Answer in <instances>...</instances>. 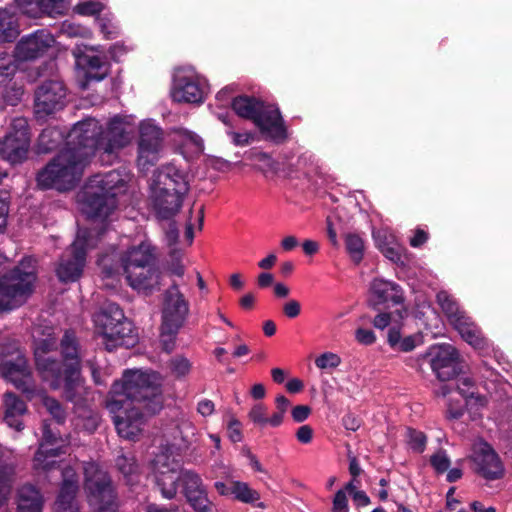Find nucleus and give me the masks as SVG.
I'll list each match as a JSON object with an SVG mask.
<instances>
[{
	"label": "nucleus",
	"mask_w": 512,
	"mask_h": 512,
	"mask_svg": "<svg viewBox=\"0 0 512 512\" xmlns=\"http://www.w3.org/2000/svg\"><path fill=\"white\" fill-rule=\"evenodd\" d=\"M98 27L100 32H112L113 29H117L118 27L115 25L113 19L108 15L98 16L97 17Z\"/></svg>",
	"instance_id": "obj_61"
},
{
	"label": "nucleus",
	"mask_w": 512,
	"mask_h": 512,
	"mask_svg": "<svg viewBox=\"0 0 512 512\" xmlns=\"http://www.w3.org/2000/svg\"><path fill=\"white\" fill-rule=\"evenodd\" d=\"M30 147L28 122L23 117L14 118L6 136L0 141V156L11 163L22 162Z\"/></svg>",
	"instance_id": "obj_16"
},
{
	"label": "nucleus",
	"mask_w": 512,
	"mask_h": 512,
	"mask_svg": "<svg viewBox=\"0 0 512 512\" xmlns=\"http://www.w3.org/2000/svg\"><path fill=\"white\" fill-rule=\"evenodd\" d=\"M332 512H349L348 498L344 490H338L333 499Z\"/></svg>",
	"instance_id": "obj_52"
},
{
	"label": "nucleus",
	"mask_w": 512,
	"mask_h": 512,
	"mask_svg": "<svg viewBox=\"0 0 512 512\" xmlns=\"http://www.w3.org/2000/svg\"><path fill=\"white\" fill-rule=\"evenodd\" d=\"M40 400L43 404V406L47 409V411L50 413V415L58 422L62 423L65 419V412L60 403L53 399L48 397L45 394L39 393Z\"/></svg>",
	"instance_id": "obj_43"
},
{
	"label": "nucleus",
	"mask_w": 512,
	"mask_h": 512,
	"mask_svg": "<svg viewBox=\"0 0 512 512\" xmlns=\"http://www.w3.org/2000/svg\"><path fill=\"white\" fill-rule=\"evenodd\" d=\"M228 436L232 442H240L242 440L241 424L235 418H231L229 421Z\"/></svg>",
	"instance_id": "obj_56"
},
{
	"label": "nucleus",
	"mask_w": 512,
	"mask_h": 512,
	"mask_svg": "<svg viewBox=\"0 0 512 512\" xmlns=\"http://www.w3.org/2000/svg\"><path fill=\"white\" fill-rule=\"evenodd\" d=\"M232 107L238 116L252 120L265 139L275 142L286 139V128L278 108L248 96L235 98Z\"/></svg>",
	"instance_id": "obj_8"
},
{
	"label": "nucleus",
	"mask_w": 512,
	"mask_h": 512,
	"mask_svg": "<svg viewBox=\"0 0 512 512\" xmlns=\"http://www.w3.org/2000/svg\"><path fill=\"white\" fill-rule=\"evenodd\" d=\"M230 498L246 504H253L260 499V494L248 483L231 480Z\"/></svg>",
	"instance_id": "obj_36"
},
{
	"label": "nucleus",
	"mask_w": 512,
	"mask_h": 512,
	"mask_svg": "<svg viewBox=\"0 0 512 512\" xmlns=\"http://www.w3.org/2000/svg\"><path fill=\"white\" fill-rule=\"evenodd\" d=\"M62 477L63 483L55 502L54 512H78V505L75 501L78 490L75 470L71 467L62 468Z\"/></svg>",
	"instance_id": "obj_24"
},
{
	"label": "nucleus",
	"mask_w": 512,
	"mask_h": 512,
	"mask_svg": "<svg viewBox=\"0 0 512 512\" xmlns=\"http://www.w3.org/2000/svg\"><path fill=\"white\" fill-rule=\"evenodd\" d=\"M136 164L142 172L148 171L160 159L164 148L162 129L153 120H143L138 127Z\"/></svg>",
	"instance_id": "obj_12"
},
{
	"label": "nucleus",
	"mask_w": 512,
	"mask_h": 512,
	"mask_svg": "<svg viewBox=\"0 0 512 512\" xmlns=\"http://www.w3.org/2000/svg\"><path fill=\"white\" fill-rule=\"evenodd\" d=\"M387 343L395 351L410 352L423 343V336L421 333L402 336L400 328L393 326L388 331Z\"/></svg>",
	"instance_id": "obj_31"
},
{
	"label": "nucleus",
	"mask_w": 512,
	"mask_h": 512,
	"mask_svg": "<svg viewBox=\"0 0 512 512\" xmlns=\"http://www.w3.org/2000/svg\"><path fill=\"white\" fill-rule=\"evenodd\" d=\"M28 17L18 7L0 9V32H21L27 28Z\"/></svg>",
	"instance_id": "obj_30"
},
{
	"label": "nucleus",
	"mask_w": 512,
	"mask_h": 512,
	"mask_svg": "<svg viewBox=\"0 0 512 512\" xmlns=\"http://www.w3.org/2000/svg\"><path fill=\"white\" fill-rule=\"evenodd\" d=\"M372 323L376 329L384 330L391 323V314L386 312L379 313L375 316Z\"/></svg>",
	"instance_id": "obj_62"
},
{
	"label": "nucleus",
	"mask_w": 512,
	"mask_h": 512,
	"mask_svg": "<svg viewBox=\"0 0 512 512\" xmlns=\"http://www.w3.org/2000/svg\"><path fill=\"white\" fill-rule=\"evenodd\" d=\"M302 248H303V251L306 255L308 256H312L314 254H316L319 249H320V245L317 241L315 240H311V239H306L303 243H302Z\"/></svg>",
	"instance_id": "obj_63"
},
{
	"label": "nucleus",
	"mask_w": 512,
	"mask_h": 512,
	"mask_svg": "<svg viewBox=\"0 0 512 512\" xmlns=\"http://www.w3.org/2000/svg\"><path fill=\"white\" fill-rule=\"evenodd\" d=\"M248 417L255 425L265 428L268 417L267 408L262 403H257L250 409Z\"/></svg>",
	"instance_id": "obj_48"
},
{
	"label": "nucleus",
	"mask_w": 512,
	"mask_h": 512,
	"mask_svg": "<svg viewBox=\"0 0 512 512\" xmlns=\"http://www.w3.org/2000/svg\"><path fill=\"white\" fill-rule=\"evenodd\" d=\"M183 492L196 512H211L213 503L209 500L201 477L190 470L182 474Z\"/></svg>",
	"instance_id": "obj_22"
},
{
	"label": "nucleus",
	"mask_w": 512,
	"mask_h": 512,
	"mask_svg": "<svg viewBox=\"0 0 512 512\" xmlns=\"http://www.w3.org/2000/svg\"><path fill=\"white\" fill-rule=\"evenodd\" d=\"M248 158L265 174H277L279 172L278 164L270 155L264 152L250 151Z\"/></svg>",
	"instance_id": "obj_40"
},
{
	"label": "nucleus",
	"mask_w": 512,
	"mask_h": 512,
	"mask_svg": "<svg viewBox=\"0 0 512 512\" xmlns=\"http://www.w3.org/2000/svg\"><path fill=\"white\" fill-rule=\"evenodd\" d=\"M0 370L5 380L27 394L29 399L36 396L37 393L33 388L32 375L27 366V361L19 351L5 357L0 356Z\"/></svg>",
	"instance_id": "obj_18"
},
{
	"label": "nucleus",
	"mask_w": 512,
	"mask_h": 512,
	"mask_svg": "<svg viewBox=\"0 0 512 512\" xmlns=\"http://www.w3.org/2000/svg\"><path fill=\"white\" fill-rule=\"evenodd\" d=\"M470 459L475 471L487 480H496L503 476V464L494 449L482 440L476 441L472 447Z\"/></svg>",
	"instance_id": "obj_19"
},
{
	"label": "nucleus",
	"mask_w": 512,
	"mask_h": 512,
	"mask_svg": "<svg viewBox=\"0 0 512 512\" xmlns=\"http://www.w3.org/2000/svg\"><path fill=\"white\" fill-rule=\"evenodd\" d=\"M106 346L112 349L117 346L130 347L137 342V336L134 332L132 323L123 316V320L119 322L114 330L109 331L106 338Z\"/></svg>",
	"instance_id": "obj_29"
},
{
	"label": "nucleus",
	"mask_w": 512,
	"mask_h": 512,
	"mask_svg": "<svg viewBox=\"0 0 512 512\" xmlns=\"http://www.w3.org/2000/svg\"><path fill=\"white\" fill-rule=\"evenodd\" d=\"M124 313L115 303H109L94 316V323L99 332L107 338L109 331L114 330L120 321L123 320Z\"/></svg>",
	"instance_id": "obj_27"
},
{
	"label": "nucleus",
	"mask_w": 512,
	"mask_h": 512,
	"mask_svg": "<svg viewBox=\"0 0 512 512\" xmlns=\"http://www.w3.org/2000/svg\"><path fill=\"white\" fill-rule=\"evenodd\" d=\"M189 302L173 283L163 293L161 308L160 342L165 351L171 352L175 347L176 337L189 315Z\"/></svg>",
	"instance_id": "obj_9"
},
{
	"label": "nucleus",
	"mask_w": 512,
	"mask_h": 512,
	"mask_svg": "<svg viewBox=\"0 0 512 512\" xmlns=\"http://www.w3.org/2000/svg\"><path fill=\"white\" fill-rule=\"evenodd\" d=\"M51 41L52 39H49V41L44 42L39 34H30L17 44L15 57L22 61L35 59L44 52Z\"/></svg>",
	"instance_id": "obj_28"
},
{
	"label": "nucleus",
	"mask_w": 512,
	"mask_h": 512,
	"mask_svg": "<svg viewBox=\"0 0 512 512\" xmlns=\"http://www.w3.org/2000/svg\"><path fill=\"white\" fill-rule=\"evenodd\" d=\"M43 498L32 485H24L18 490V512H42Z\"/></svg>",
	"instance_id": "obj_33"
},
{
	"label": "nucleus",
	"mask_w": 512,
	"mask_h": 512,
	"mask_svg": "<svg viewBox=\"0 0 512 512\" xmlns=\"http://www.w3.org/2000/svg\"><path fill=\"white\" fill-rule=\"evenodd\" d=\"M407 443L413 451L421 453L425 449L426 437L421 431L407 429Z\"/></svg>",
	"instance_id": "obj_47"
},
{
	"label": "nucleus",
	"mask_w": 512,
	"mask_h": 512,
	"mask_svg": "<svg viewBox=\"0 0 512 512\" xmlns=\"http://www.w3.org/2000/svg\"><path fill=\"white\" fill-rule=\"evenodd\" d=\"M125 179L119 171L112 170L104 175H95L89 179L79 195L81 212L99 225V231L79 229L75 241L64 252L56 268V274L62 282H74L79 279L85 266L86 253L96 246L100 234L112 220L117 208L116 196L123 191Z\"/></svg>",
	"instance_id": "obj_1"
},
{
	"label": "nucleus",
	"mask_w": 512,
	"mask_h": 512,
	"mask_svg": "<svg viewBox=\"0 0 512 512\" xmlns=\"http://www.w3.org/2000/svg\"><path fill=\"white\" fill-rule=\"evenodd\" d=\"M464 341L480 352H486L490 348L489 341L483 336L480 328L466 316L454 325Z\"/></svg>",
	"instance_id": "obj_26"
},
{
	"label": "nucleus",
	"mask_w": 512,
	"mask_h": 512,
	"mask_svg": "<svg viewBox=\"0 0 512 512\" xmlns=\"http://www.w3.org/2000/svg\"><path fill=\"white\" fill-rule=\"evenodd\" d=\"M427 356L430 357V366L437 378L447 381L457 374L458 353L450 344H439L432 346Z\"/></svg>",
	"instance_id": "obj_21"
},
{
	"label": "nucleus",
	"mask_w": 512,
	"mask_h": 512,
	"mask_svg": "<svg viewBox=\"0 0 512 512\" xmlns=\"http://www.w3.org/2000/svg\"><path fill=\"white\" fill-rule=\"evenodd\" d=\"M66 89L62 82L51 80L43 83L35 94V112L43 117L61 110L65 106Z\"/></svg>",
	"instance_id": "obj_20"
},
{
	"label": "nucleus",
	"mask_w": 512,
	"mask_h": 512,
	"mask_svg": "<svg viewBox=\"0 0 512 512\" xmlns=\"http://www.w3.org/2000/svg\"><path fill=\"white\" fill-rule=\"evenodd\" d=\"M171 373L178 379L186 377L192 370V363L184 356H175L169 363Z\"/></svg>",
	"instance_id": "obj_42"
},
{
	"label": "nucleus",
	"mask_w": 512,
	"mask_h": 512,
	"mask_svg": "<svg viewBox=\"0 0 512 512\" xmlns=\"http://www.w3.org/2000/svg\"><path fill=\"white\" fill-rule=\"evenodd\" d=\"M375 243L379 249H382L390 244H393L397 239L395 235L386 228H381L373 231Z\"/></svg>",
	"instance_id": "obj_51"
},
{
	"label": "nucleus",
	"mask_w": 512,
	"mask_h": 512,
	"mask_svg": "<svg viewBox=\"0 0 512 512\" xmlns=\"http://www.w3.org/2000/svg\"><path fill=\"white\" fill-rule=\"evenodd\" d=\"M67 135L57 127H49L42 131L38 139V147L41 152H49L59 146L62 142L66 143Z\"/></svg>",
	"instance_id": "obj_35"
},
{
	"label": "nucleus",
	"mask_w": 512,
	"mask_h": 512,
	"mask_svg": "<svg viewBox=\"0 0 512 512\" xmlns=\"http://www.w3.org/2000/svg\"><path fill=\"white\" fill-rule=\"evenodd\" d=\"M226 134L230 137L232 143L235 146H247L254 140V134L251 132H237L234 131L232 128H228L226 130Z\"/></svg>",
	"instance_id": "obj_49"
},
{
	"label": "nucleus",
	"mask_w": 512,
	"mask_h": 512,
	"mask_svg": "<svg viewBox=\"0 0 512 512\" xmlns=\"http://www.w3.org/2000/svg\"><path fill=\"white\" fill-rule=\"evenodd\" d=\"M4 420L8 426L20 431L22 429L21 417L26 412L25 403L13 393H6L4 398Z\"/></svg>",
	"instance_id": "obj_32"
},
{
	"label": "nucleus",
	"mask_w": 512,
	"mask_h": 512,
	"mask_svg": "<svg viewBox=\"0 0 512 512\" xmlns=\"http://www.w3.org/2000/svg\"><path fill=\"white\" fill-rule=\"evenodd\" d=\"M346 251L351 260L358 264L364 256L365 244L361 235L357 233H347L344 236Z\"/></svg>",
	"instance_id": "obj_38"
},
{
	"label": "nucleus",
	"mask_w": 512,
	"mask_h": 512,
	"mask_svg": "<svg viewBox=\"0 0 512 512\" xmlns=\"http://www.w3.org/2000/svg\"><path fill=\"white\" fill-rule=\"evenodd\" d=\"M19 5L36 3L39 9L47 14H62L69 6L68 0H17Z\"/></svg>",
	"instance_id": "obj_39"
},
{
	"label": "nucleus",
	"mask_w": 512,
	"mask_h": 512,
	"mask_svg": "<svg viewBox=\"0 0 512 512\" xmlns=\"http://www.w3.org/2000/svg\"><path fill=\"white\" fill-rule=\"evenodd\" d=\"M171 139L187 160L198 157L204 151L203 139L192 131L176 129L172 132Z\"/></svg>",
	"instance_id": "obj_25"
},
{
	"label": "nucleus",
	"mask_w": 512,
	"mask_h": 512,
	"mask_svg": "<svg viewBox=\"0 0 512 512\" xmlns=\"http://www.w3.org/2000/svg\"><path fill=\"white\" fill-rule=\"evenodd\" d=\"M135 119L133 116H115L109 120L105 130L96 119L78 122L69 131L70 143L84 140L86 146L93 141L91 155L96 151L114 154L127 147L133 140Z\"/></svg>",
	"instance_id": "obj_5"
},
{
	"label": "nucleus",
	"mask_w": 512,
	"mask_h": 512,
	"mask_svg": "<svg viewBox=\"0 0 512 512\" xmlns=\"http://www.w3.org/2000/svg\"><path fill=\"white\" fill-rule=\"evenodd\" d=\"M85 489L88 499L97 512H116L117 504L111 481L107 473L94 462L84 466Z\"/></svg>",
	"instance_id": "obj_11"
},
{
	"label": "nucleus",
	"mask_w": 512,
	"mask_h": 512,
	"mask_svg": "<svg viewBox=\"0 0 512 512\" xmlns=\"http://www.w3.org/2000/svg\"><path fill=\"white\" fill-rule=\"evenodd\" d=\"M296 438L303 444H308L313 438V429L309 425H302L296 432Z\"/></svg>",
	"instance_id": "obj_59"
},
{
	"label": "nucleus",
	"mask_w": 512,
	"mask_h": 512,
	"mask_svg": "<svg viewBox=\"0 0 512 512\" xmlns=\"http://www.w3.org/2000/svg\"><path fill=\"white\" fill-rule=\"evenodd\" d=\"M35 263L33 258H26L0 278V310L17 308L31 295L36 280Z\"/></svg>",
	"instance_id": "obj_10"
},
{
	"label": "nucleus",
	"mask_w": 512,
	"mask_h": 512,
	"mask_svg": "<svg viewBox=\"0 0 512 512\" xmlns=\"http://www.w3.org/2000/svg\"><path fill=\"white\" fill-rule=\"evenodd\" d=\"M437 301L453 326L467 316L447 292H439L437 294Z\"/></svg>",
	"instance_id": "obj_34"
},
{
	"label": "nucleus",
	"mask_w": 512,
	"mask_h": 512,
	"mask_svg": "<svg viewBox=\"0 0 512 512\" xmlns=\"http://www.w3.org/2000/svg\"><path fill=\"white\" fill-rule=\"evenodd\" d=\"M160 374L150 370H127L115 381L107 400V409L120 437L135 440L143 431L147 415L162 407Z\"/></svg>",
	"instance_id": "obj_3"
},
{
	"label": "nucleus",
	"mask_w": 512,
	"mask_h": 512,
	"mask_svg": "<svg viewBox=\"0 0 512 512\" xmlns=\"http://www.w3.org/2000/svg\"><path fill=\"white\" fill-rule=\"evenodd\" d=\"M18 66L16 59L7 54L0 55V85H7L14 77Z\"/></svg>",
	"instance_id": "obj_41"
},
{
	"label": "nucleus",
	"mask_w": 512,
	"mask_h": 512,
	"mask_svg": "<svg viewBox=\"0 0 512 512\" xmlns=\"http://www.w3.org/2000/svg\"><path fill=\"white\" fill-rule=\"evenodd\" d=\"M116 464L122 474L127 478L128 483L132 485L133 477L137 470L134 459L122 455L117 458Z\"/></svg>",
	"instance_id": "obj_45"
},
{
	"label": "nucleus",
	"mask_w": 512,
	"mask_h": 512,
	"mask_svg": "<svg viewBox=\"0 0 512 512\" xmlns=\"http://www.w3.org/2000/svg\"><path fill=\"white\" fill-rule=\"evenodd\" d=\"M283 311L288 318H296L301 312V305L296 300H289L284 304Z\"/></svg>",
	"instance_id": "obj_58"
},
{
	"label": "nucleus",
	"mask_w": 512,
	"mask_h": 512,
	"mask_svg": "<svg viewBox=\"0 0 512 512\" xmlns=\"http://www.w3.org/2000/svg\"><path fill=\"white\" fill-rule=\"evenodd\" d=\"M291 414L295 422L301 423L309 417L311 408L307 405H298L292 409Z\"/></svg>",
	"instance_id": "obj_57"
},
{
	"label": "nucleus",
	"mask_w": 512,
	"mask_h": 512,
	"mask_svg": "<svg viewBox=\"0 0 512 512\" xmlns=\"http://www.w3.org/2000/svg\"><path fill=\"white\" fill-rule=\"evenodd\" d=\"M183 472L180 460L170 448L157 454L153 460L154 480L164 498L173 499L176 496Z\"/></svg>",
	"instance_id": "obj_14"
},
{
	"label": "nucleus",
	"mask_w": 512,
	"mask_h": 512,
	"mask_svg": "<svg viewBox=\"0 0 512 512\" xmlns=\"http://www.w3.org/2000/svg\"><path fill=\"white\" fill-rule=\"evenodd\" d=\"M430 462L437 473L446 472L450 466V459L447 453L443 450H439L433 454L431 456Z\"/></svg>",
	"instance_id": "obj_50"
},
{
	"label": "nucleus",
	"mask_w": 512,
	"mask_h": 512,
	"mask_svg": "<svg viewBox=\"0 0 512 512\" xmlns=\"http://www.w3.org/2000/svg\"><path fill=\"white\" fill-rule=\"evenodd\" d=\"M67 439L57 436L48 425L43 427V438L35 454L33 463L36 470L50 471L60 467L62 455L68 453Z\"/></svg>",
	"instance_id": "obj_17"
},
{
	"label": "nucleus",
	"mask_w": 512,
	"mask_h": 512,
	"mask_svg": "<svg viewBox=\"0 0 512 512\" xmlns=\"http://www.w3.org/2000/svg\"><path fill=\"white\" fill-rule=\"evenodd\" d=\"M355 339L362 345H372L376 342V335L370 329L358 328L355 331Z\"/></svg>",
	"instance_id": "obj_54"
},
{
	"label": "nucleus",
	"mask_w": 512,
	"mask_h": 512,
	"mask_svg": "<svg viewBox=\"0 0 512 512\" xmlns=\"http://www.w3.org/2000/svg\"><path fill=\"white\" fill-rule=\"evenodd\" d=\"M13 469L0 467V504L4 503L11 491Z\"/></svg>",
	"instance_id": "obj_44"
},
{
	"label": "nucleus",
	"mask_w": 512,
	"mask_h": 512,
	"mask_svg": "<svg viewBox=\"0 0 512 512\" xmlns=\"http://www.w3.org/2000/svg\"><path fill=\"white\" fill-rule=\"evenodd\" d=\"M38 334L39 329H35L33 331L34 355L37 371L42 380L47 382L52 389L64 387L65 397L75 406L73 423L77 429L89 433L95 431L99 424V416L88 405L92 394L80 377L78 348L74 334L66 332L61 340V351L65 362L63 373L60 364L48 356V353L56 347V338L53 333L50 330L45 338H40Z\"/></svg>",
	"instance_id": "obj_2"
},
{
	"label": "nucleus",
	"mask_w": 512,
	"mask_h": 512,
	"mask_svg": "<svg viewBox=\"0 0 512 512\" xmlns=\"http://www.w3.org/2000/svg\"><path fill=\"white\" fill-rule=\"evenodd\" d=\"M189 188L190 178L187 171L173 163L159 167L150 182V198L158 216L162 219L175 216Z\"/></svg>",
	"instance_id": "obj_7"
},
{
	"label": "nucleus",
	"mask_w": 512,
	"mask_h": 512,
	"mask_svg": "<svg viewBox=\"0 0 512 512\" xmlns=\"http://www.w3.org/2000/svg\"><path fill=\"white\" fill-rule=\"evenodd\" d=\"M473 388V382L468 377H461L458 379L457 389L459 394L465 399L467 407L470 409L480 408L485 406L486 399L480 395H476L474 391H470Z\"/></svg>",
	"instance_id": "obj_37"
},
{
	"label": "nucleus",
	"mask_w": 512,
	"mask_h": 512,
	"mask_svg": "<svg viewBox=\"0 0 512 512\" xmlns=\"http://www.w3.org/2000/svg\"><path fill=\"white\" fill-rule=\"evenodd\" d=\"M154 260V249L148 241L132 245L119 255L112 248L111 252L98 260L103 285L108 289H116L120 283L122 268L131 288L139 292H151L159 285V273L154 267Z\"/></svg>",
	"instance_id": "obj_4"
},
{
	"label": "nucleus",
	"mask_w": 512,
	"mask_h": 512,
	"mask_svg": "<svg viewBox=\"0 0 512 512\" xmlns=\"http://www.w3.org/2000/svg\"><path fill=\"white\" fill-rule=\"evenodd\" d=\"M77 12L81 15H96L100 14L102 10V4L99 2H83L77 5Z\"/></svg>",
	"instance_id": "obj_55"
},
{
	"label": "nucleus",
	"mask_w": 512,
	"mask_h": 512,
	"mask_svg": "<svg viewBox=\"0 0 512 512\" xmlns=\"http://www.w3.org/2000/svg\"><path fill=\"white\" fill-rule=\"evenodd\" d=\"M341 364V358L333 352H325L315 359V365L322 370L334 369Z\"/></svg>",
	"instance_id": "obj_46"
},
{
	"label": "nucleus",
	"mask_w": 512,
	"mask_h": 512,
	"mask_svg": "<svg viewBox=\"0 0 512 512\" xmlns=\"http://www.w3.org/2000/svg\"><path fill=\"white\" fill-rule=\"evenodd\" d=\"M67 134L66 147L39 172L37 181L43 188L69 190L80 180L84 167L92 157L93 141L86 146L83 139L70 143Z\"/></svg>",
	"instance_id": "obj_6"
},
{
	"label": "nucleus",
	"mask_w": 512,
	"mask_h": 512,
	"mask_svg": "<svg viewBox=\"0 0 512 512\" xmlns=\"http://www.w3.org/2000/svg\"><path fill=\"white\" fill-rule=\"evenodd\" d=\"M298 244L297 238L292 235L284 237L281 241V247L286 252L292 251Z\"/></svg>",
	"instance_id": "obj_64"
},
{
	"label": "nucleus",
	"mask_w": 512,
	"mask_h": 512,
	"mask_svg": "<svg viewBox=\"0 0 512 512\" xmlns=\"http://www.w3.org/2000/svg\"><path fill=\"white\" fill-rule=\"evenodd\" d=\"M215 411V404L209 399H202L197 404V412L203 417L212 415Z\"/></svg>",
	"instance_id": "obj_60"
},
{
	"label": "nucleus",
	"mask_w": 512,
	"mask_h": 512,
	"mask_svg": "<svg viewBox=\"0 0 512 512\" xmlns=\"http://www.w3.org/2000/svg\"><path fill=\"white\" fill-rule=\"evenodd\" d=\"M74 56L81 89H86L90 81H101L109 74L110 64L103 51L94 47L78 46L74 50Z\"/></svg>",
	"instance_id": "obj_15"
},
{
	"label": "nucleus",
	"mask_w": 512,
	"mask_h": 512,
	"mask_svg": "<svg viewBox=\"0 0 512 512\" xmlns=\"http://www.w3.org/2000/svg\"><path fill=\"white\" fill-rule=\"evenodd\" d=\"M209 92L207 79L193 67H181L175 70L171 97L176 102L202 103Z\"/></svg>",
	"instance_id": "obj_13"
},
{
	"label": "nucleus",
	"mask_w": 512,
	"mask_h": 512,
	"mask_svg": "<svg viewBox=\"0 0 512 512\" xmlns=\"http://www.w3.org/2000/svg\"><path fill=\"white\" fill-rule=\"evenodd\" d=\"M368 302L374 309L387 303L400 305L404 302L403 290L394 282L376 278L370 283Z\"/></svg>",
	"instance_id": "obj_23"
},
{
	"label": "nucleus",
	"mask_w": 512,
	"mask_h": 512,
	"mask_svg": "<svg viewBox=\"0 0 512 512\" xmlns=\"http://www.w3.org/2000/svg\"><path fill=\"white\" fill-rule=\"evenodd\" d=\"M402 250L403 249L397 240L393 242V244L380 249L386 258L395 263L401 260Z\"/></svg>",
	"instance_id": "obj_53"
}]
</instances>
